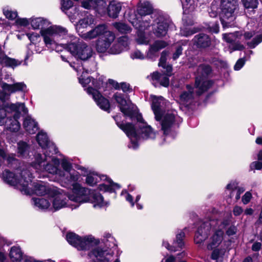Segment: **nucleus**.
<instances>
[{
	"instance_id": "f257e3e1",
	"label": "nucleus",
	"mask_w": 262,
	"mask_h": 262,
	"mask_svg": "<svg viewBox=\"0 0 262 262\" xmlns=\"http://www.w3.org/2000/svg\"><path fill=\"white\" fill-rule=\"evenodd\" d=\"M17 173L19 174V176H15L8 170H5L3 172V178L8 184L16 186L25 194H30L29 185L31 182L32 174L30 172V170L24 168L20 170V171H18Z\"/></svg>"
},
{
	"instance_id": "f03ea898",
	"label": "nucleus",
	"mask_w": 262,
	"mask_h": 262,
	"mask_svg": "<svg viewBox=\"0 0 262 262\" xmlns=\"http://www.w3.org/2000/svg\"><path fill=\"white\" fill-rule=\"evenodd\" d=\"M117 124L131 139L154 138L155 136L151 127L147 125L146 123H142L137 128L130 123L123 124L117 122Z\"/></svg>"
},
{
	"instance_id": "7ed1b4c3",
	"label": "nucleus",
	"mask_w": 262,
	"mask_h": 262,
	"mask_svg": "<svg viewBox=\"0 0 262 262\" xmlns=\"http://www.w3.org/2000/svg\"><path fill=\"white\" fill-rule=\"evenodd\" d=\"M238 6V0H221L220 19L224 28L231 26V22L236 17L235 12Z\"/></svg>"
},
{
	"instance_id": "20e7f679",
	"label": "nucleus",
	"mask_w": 262,
	"mask_h": 262,
	"mask_svg": "<svg viewBox=\"0 0 262 262\" xmlns=\"http://www.w3.org/2000/svg\"><path fill=\"white\" fill-rule=\"evenodd\" d=\"M211 71V68L209 65L201 64L198 68L195 81V88L198 89L196 92L198 95H201L212 86V81L206 80Z\"/></svg>"
},
{
	"instance_id": "39448f33",
	"label": "nucleus",
	"mask_w": 262,
	"mask_h": 262,
	"mask_svg": "<svg viewBox=\"0 0 262 262\" xmlns=\"http://www.w3.org/2000/svg\"><path fill=\"white\" fill-rule=\"evenodd\" d=\"M67 49L72 55L82 60H86L92 56V48L82 40L69 43L67 45Z\"/></svg>"
},
{
	"instance_id": "423d86ee",
	"label": "nucleus",
	"mask_w": 262,
	"mask_h": 262,
	"mask_svg": "<svg viewBox=\"0 0 262 262\" xmlns=\"http://www.w3.org/2000/svg\"><path fill=\"white\" fill-rule=\"evenodd\" d=\"M68 198L69 200L76 202H85L91 201L97 203L99 205H102L103 201V198L100 193L91 191V190L86 188H80L77 195H70Z\"/></svg>"
},
{
	"instance_id": "0eeeda50",
	"label": "nucleus",
	"mask_w": 262,
	"mask_h": 262,
	"mask_svg": "<svg viewBox=\"0 0 262 262\" xmlns=\"http://www.w3.org/2000/svg\"><path fill=\"white\" fill-rule=\"evenodd\" d=\"M68 31L66 28L58 26H51L40 31V34L43 36L44 41L47 46L53 44L54 42L53 39V37L58 35H64Z\"/></svg>"
},
{
	"instance_id": "6e6552de",
	"label": "nucleus",
	"mask_w": 262,
	"mask_h": 262,
	"mask_svg": "<svg viewBox=\"0 0 262 262\" xmlns=\"http://www.w3.org/2000/svg\"><path fill=\"white\" fill-rule=\"evenodd\" d=\"M60 175L62 177V181L64 183L66 187H73V194L77 195V193L80 188H82L76 184L79 179V173L74 169L70 171L61 172Z\"/></svg>"
},
{
	"instance_id": "1a4fd4ad",
	"label": "nucleus",
	"mask_w": 262,
	"mask_h": 262,
	"mask_svg": "<svg viewBox=\"0 0 262 262\" xmlns=\"http://www.w3.org/2000/svg\"><path fill=\"white\" fill-rule=\"evenodd\" d=\"M114 34L111 31H106L99 37L96 44V49L98 52L104 53L110 47L115 39Z\"/></svg>"
},
{
	"instance_id": "9d476101",
	"label": "nucleus",
	"mask_w": 262,
	"mask_h": 262,
	"mask_svg": "<svg viewBox=\"0 0 262 262\" xmlns=\"http://www.w3.org/2000/svg\"><path fill=\"white\" fill-rule=\"evenodd\" d=\"M151 18L150 15L138 16L135 14L130 16L129 21L136 29L143 31L150 27Z\"/></svg>"
},
{
	"instance_id": "9b49d317",
	"label": "nucleus",
	"mask_w": 262,
	"mask_h": 262,
	"mask_svg": "<svg viewBox=\"0 0 262 262\" xmlns=\"http://www.w3.org/2000/svg\"><path fill=\"white\" fill-rule=\"evenodd\" d=\"M211 229V223L206 221L202 223L198 228L194 236V242L196 244H201L208 236Z\"/></svg>"
},
{
	"instance_id": "f8f14e48",
	"label": "nucleus",
	"mask_w": 262,
	"mask_h": 262,
	"mask_svg": "<svg viewBox=\"0 0 262 262\" xmlns=\"http://www.w3.org/2000/svg\"><path fill=\"white\" fill-rule=\"evenodd\" d=\"M86 91L88 94L92 95L95 101L101 109L107 111L110 108V104L108 100L103 97L97 90L89 87Z\"/></svg>"
},
{
	"instance_id": "ddd939ff",
	"label": "nucleus",
	"mask_w": 262,
	"mask_h": 262,
	"mask_svg": "<svg viewBox=\"0 0 262 262\" xmlns=\"http://www.w3.org/2000/svg\"><path fill=\"white\" fill-rule=\"evenodd\" d=\"M53 205L52 207H50V209H52L53 207L55 210H57L64 207L67 204L66 194L62 193L56 189H53Z\"/></svg>"
},
{
	"instance_id": "4468645a",
	"label": "nucleus",
	"mask_w": 262,
	"mask_h": 262,
	"mask_svg": "<svg viewBox=\"0 0 262 262\" xmlns=\"http://www.w3.org/2000/svg\"><path fill=\"white\" fill-rule=\"evenodd\" d=\"M82 6L88 9L94 7L99 13H103L106 11V4L104 0H85L82 2Z\"/></svg>"
},
{
	"instance_id": "2eb2a0df",
	"label": "nucleus",
	"mask_w": 262,
	"mask_h": 262,
	"mask_svg": "<svg viewBox=\"0 0 262 262\" xmlns=\"http://www.w3.org/2000/svg\"><path fill=\"white\" fill-rule=\"evenodd\" d=\"M165 102L163 97H153L152 108L155 115V118L157 121H159L161 119L162 114V108L165 105Z\"/></svg>"
},
{
	"instance_id": "dca6fc26",
	"label": "nucleus",
	"mask_w": 262,
	"mask_h": 262,
	"mask_svg": "<svg viewBox=\"0 0 262 262\" xmlns=\"http://www.w3.org/2000/svg\"><path fill=\"white\" fill-rule=\"evenodd\" d=\"M193 45L199 49H206L211 44L210 37L204 33H200L194 36L192 39Z\"/></svg>"
},
{
	"instance_id": "f3484780",
	"label": "nucleus",
	"mask_w": 262,
	"mask_h": 262,
	"mask_svg": "<svg viewBox=\"0 0 262 262\" xmlns=\"http://www.w3.org/2000/svg\"><path fill=\"white\" fill-rule=\"evenodd\" d=\"M113 97L116 102L119 104L120 109L124 115L132 116L133 115L132 110L130 108L128 103L126 100L122 97L120 94H115Z\"/></svg>"
},
{
	"instance_id": "a211bd4d",
	"label": "nucleus",
	"mask_w": 262,
	"mask_h": 262,
	"mask_svg": "<svg viewBox=\"0 0 262 262\" xmlns=\"http://www.w3.org/2000/svg\"><path fill=\"white\" fill-rule=\"evenodd\" d=\"M107 31L105 25H100L91 31L82 35V37L85 40H91L98 36H101Z\"/></svg>"
},
{
	"instance_id": "6ab92c4d",
	"label": "nucleus",
	"mask_w": 262,
	"mask_h": 262,
	"mask_svg": "<svg viewBox=\"0 0 262 262\" xmlns=\"http://www.w3.org/2000/svg\"><path fill=\"white\" fill-rule=\"evenodd\" d=\"M106 251L102 250L101 248H97L93 250L89 254V256L95 262H109L108 259L105 257L107 255Z\"/></svg>"
},
{
	"instance_id": "aec40b11",
	"label": "nucleus",
	"mask_w": 262,
	"mask_h": 262,
	"mask_svg": "<svg viewBox=\"0 0 262 262\" xmlns=\"http://www.w3.org/2000/svg\"><path fill=\"white\" fill-rule=\"evenodd\" d=\"M52 163L48 162L46 165L43 164L39 171H46L51 174H55L57 173L58 166L59 165V160L56 158L53 157L51 159Z\"/></svg>"
},
{
	"instance_id": "412c9836",
	"label": "nucleus",
	"mask_w": 262,
	"mask_h": 262,
	"mask_svg": "<svg viewBox=\"0 0 262 262\" xmlns=\"http://www.w3.org/2000/svg\"><path fill=\"white\" fill-rule=\"evenodd\" d=\"M168 45V43L163 40H157L150 47V48L147 52V56L151 58L155 54L159 52L160 50L165 48Z\"/></svg>"
},
{
	"instance_id": "4be33fe9",
	"label": "nucleus",
	"mask_w": 262,
	"mask_h": 262,
	"mask_svg": "<svg viewBox=\"0 0 262 262\" xmlns=\"http://www.w3.org/2000/svg\"><path fill=\"white\" fill-rule=\"evenodd\" d=\"M187 92H184L180 95V100L181 102L186 106L191 104L194 99V94L193 88L190 85H187Z\"/></svg>"
},
{
	"instance_id": "5701e85b",
	"label": "nucleus",
	"mask_w": 262,
	"mask_h": 262,
	"mask_svg": "<svg viewBox=\"0 0 262 262\" xmlns=\"http://www.w3.org/2000/svg\"><path fill=\"white\" fill-rule=\"evenodd\" d=\"M174 115L171 113H167L164 116L161 124L164 134H166L167 130L171 127L174 121Z\"/></svg>"
},
{
	"instance_id": "b1692460",
	"label": "nucleus",
	"mask_w": 262,
	"mask_h": 262,
	"mask_svg": "<svg viewBox=\"0 0 262 262\" xmlns=\"http://www.w3.org/2000/svg\"><path fill=\"white\" fill-rule=\"evenodd\" d=\"M19 118V114H16L13 115L12 118H9L7 119V122L6 124L7 128L12 132H17L19 130L20 125L17 119Z\"/></svg>"
},
{
	"instance_id": "393cba45",
	"label": "nucleus",
	"mask_w": 262,
	"mask_h": 262,
	"mask_svg": "<svg viewBox=\"0 0 262 262\" xmlns=\"http://www.w3.org/2000/svg\"><path fill=\"white\" fill-rule=\"evenodd\" d=\"M168 24L166 20H163L157 23L156 27L154 29V33L158 37L166 35L168 28Z\"/></svg>"
},
{
	"instance_id": "a878e982",
	"label": "nucleus",
	"mask_w": 262,
	"mask_h": 262,
	"mask_svg": "<svg viewBox=\"0 0 262 262\" xmlns=\"http://www.w3.org/2000/svg\"><path fill=\"white\" fill-rule=\"evenodd\" d=\"M138 16H148L152 13V7L149 2L140 3L137 9Z\"/></svg>"
},
{
	"instance_id": "bb28decb",
	"label": "nucleus",
	"mask_w": 262,
	"mask_h": 262,
	"mask_svg": "<svg viewBox=\"0 0 262 262\" xmlns=\"http://www.w3.org/2000/svg\"><path fill=\"white\" fill-rule=\"evenodd\" d=\"M25 87V84L23 82H17L13 84H9L5 82L2 83V89L5 91H8L10 94L23 91Z\"/></svg>"
},
{
	"instance_id": "cd10ccee",
	"label": "nucleus",
	"mask_w": 262,
	"mask_h": 262,
	"mask_svg": "<svg viewBox=\"0 0 262 262\" xmlns=\"http://www.w3.org/2000/svg\"><path fill=\"white\" fill-rule=\"evenodd\" d=\"M24 127L30 134H35L38 130L37 123L30 117H27L23 123Z\"/></svg>"
},
{
	"instance_id": "c85d7f7f",
	"label": "nucleus",
	"mask_w": 262,
	"mask_h": 262,
	"mask_svg": "<svg viewBox=\"0 0 262 262\" xmlns=\"http://www.w3.org/2000/svg\"><path fill=\"white\" fill-rule=\"evenodd\" d=\"M223 232L222 230L216 231L211 237V242L207 246L209 250H212L218 247L223 241Z\"/></svg>"
},
{
	"instance_id": "c756f323",
	"label": "nucleus",
	"mask_w": 262,
	"mask_h": 262,
	"mask_svg": "<svg viewBox=\"0 0 262 262\" xmlns=\"http://www.w3.org/2000/svg\"><path fill=\"white\" fill-rule=\"evenodd\" d=\"M121 9L120 3L115 1L111 2L107 7V13L110 17L116 18Z\"/></svg>"
},
{
	"instance_id": "7c9ffc66",
	"label": "nucleus",
	"mask_w": 262,
	"mask_h": 262,
	"mask_svg": "<svg viewBox=\"0 0 262 262\" xmlns=\"http://www.w3.org/2000/svg\"><path fill=\"white\" fill-rule=\"evenodd\" d=\"M93 238L88 237L86 238H79L76 248L80 250H89L92 246Z\"/></svg>"
},
{
	"instance_id": "2f4dec72",
	"label": "nucleus",
	"mask_w": 262,
	"mask_h": 262,
	"mask_svg": "<svg viewBox=\"0 0 262 262\" xmlns=\"http://www.w3.org/2000/svg\"><path fill=\"white\" fill-rule=\"evenodd\" d=\"M30 147L29 145L24 142L20 141L17 143V154L18 156L22 158H26L29 153Z\"/></svg>"
},
{
	"instance_id": "473e14b6",
	"label": "nucleus",
	"mask_w": 262,
	"mask_h": 262,
	"mask_svg": "<svg viewBox=\"0 0 262 262\" xmlns=\"http://www.w3.org/2000/svg\"><path fill=\"white\" fill-rule=\"evenodd\" d=\"M32 200L34 205L40 209H47L50 207V203L44 198H33Z\"/></svg>"
},
{
	"instance_id": "72a5a7b5",
	"label": "nucleus",
	"mask_w": 262,
	"mask_h": 262,
	"mask_svg": "<svg viewBox=\"0 0 262 262\" xmlns=\"http://www.w3.org/2000/svg\"><path fill=\"white\" fill-rule=\"evenodd\" d=\"M23 253L19 248L13 247L11 248L10 257L14 262H19L22 259Z\"/></svg>"
},
{
	"instance_id": "f704fd0d",
	"label": "nucleus",
	"mask_w": 262,
	"mask_h": 262,
	"mask_svg": "<svg viewBox=\"0 0 262 262\" xmlns=\"http://www.w3.org/2000/svg\"><path fill=\"white\" fill-rule=\"evenodd\" d=\"M47 157L43 159L40 154H36L35 155V161L31 164L32 166L34 167L37 171H39L42 166V163L45 161H48Z\"/></svg>"
},
{
	"instance_id": "c9c22d12",
	"label": "nucleus",
	"mask_w": 262,
	"mask_h": 262,
	"mask_svg": "<svg viewBox=\"0 0 262 262\" xmlns=\"http://www.w3.org/2000/svg\"><path fill=\"white\" fill-rule=\"evenodd\" d=\"M34 193L37 195H43L46 194L49 191L47 187L42 183H34Z\"/></svg>"
},
{
	"instance_id": "e433bc0d",
	"label": "nucleus",
	"mask_w": 262,
	"mask_h": 262,
	"mask_svg": "<svg viewBox=\"0 0 262 262\" xmlns=\"http://www.w3.org/2000/svg\"><path fill=\"white\" fill-rule=\"evenodd\" d=\"M185 236V234L184 231H181L179 233L176 235V239L174 241L173 244L176 246V249H182L184 246V239Z\"/></svg>"
},
{
	"instance_id": "4c0bfd02",
	"label": "nucleus",
	"mask_w": 262,
	"mask_h": 262,
	"mask_svg": "<svg viewBox=\"0 0 262 262\" xmlns=\"http://www.w3.org/2000/svg\"><path fill=\"white\" fill-rule=\"evenodd\" d=\"M37 141L39 145L43 148L48 146V143L50 141L46 133L39 132L37 135Z\"/></svg>"
},
{
	"instance_id": "58836bf2",
	"label": "nucleus",
	"mask_w": 262,
	"mask_h": 262,
	"mask_svg": "<svg viewBox=\"0 0 262 262\" xmlns=\"http://www.w3.org/2000/svg\"><path fill=\"white\" fill-rule=\"evenodd\" d=\"M113 26L121 33H128L132 30L130 27L125 23L120 22L115 23L113 24Z\"/></svg>"
},
{
	"instance_id": "ea45409f",
	"label": "nucleus",
	"mask_w": 262,
	"mask_h": 262,
	"mask_svg": "<svg viewBox=\"0 0 262 262\" xmlns=\"http://www.w3.org/2000/svg\"><path fill=\"white\" fill-rule=\"evenodd\" d=\"M21 63V61L15 59L14 58H10L7 56L3 65L14 69L16 67L20 65Z\"/></svg>"
},
{
	"instance_id": "a19ab883",
	"label": "nucleus",
	"mask_w": 262,
	"mask_h": 262,
	"mask_svg": "<svg viewBox=\"0 0 262 262\" xmlns=\"http://www.w3.org/2000/svg\"><path fill=\"white\" fill-rule=\"evenodd\" d=\"M45 148L46 149L44 153L45 157H50V154L53 155L57 154L58 152L57 147L55 144L51 141L48 143V146H46Z\"/></svg>"
},
{
	"instance_id": "79ce46f5",
	"label": "nucleus",
	"mask_w": 262,
	"mask_h": 262,
	"mask_svg": "<svg viewBox=\"0 0 262 262\" xmlns=\"http://www.w3.org/2000/svg\"><path fill=\"white\" fill-rule=\"evenodd\" d=\"M93 23V18L91 16H88L79 21L78 27L79 30L81 28H86Z\"/></svg>"
},
{
	"instance_id": "37998d69",
	"label": "nucleus",
	"mask_w": 262,
	"mask_h": 262,
	"mask_svg": "<svg viewBox=\"0 0 262 262\" xmlns=\"http://www.w3.org/2000/svg\"><path fill=\"white\" fill-rule=\"evenodd\" d=\"M241 2L245 9H255L258 4V0H241Z\"/></svg>"
},
{
	"instance_id": "c03bdc74",
	"label": "nucleus",
	"mask_w": 262,
	"mask_h": 262,
	"mask_svg": "<svg viewBox=\"0 0 262 262\" xmlns=\"http://www.w3.org/2000/svg\"><path fill=\"white\" fill-rule=\"evenodd\" d=\"M10 108L15 112L14 114H20V112L22 111L26 113L27 108L25 107L24 103H17L15 104H11Z\"/></svg>"
},
{
	"instance_id": "a18cd8bd",
	"label": "nucleus",
	"mask_w": 262,
	"mask_h": 262,
	"mask_svg": "<svg viewBox=\"0 0 262 262\" xmlns=\"http://www.w3.org/2000/svg\"><path fill=\"white\" fill-rule=\"evenodd\" d=\"M79 238L80 237L74 233H68L67 234V241L75 247L77 245Z\"/></svg>"
},
{
	"instance_id": "49530a36",
	"label": "nucleus",
	"mask_w": 262,
	"mask_h": 262,
	"mask_svg": "<svg viewBox=\"0 0 262 262\" xmlns=\"http://www.w3.org/2000/svg\"><path fill=\"white\" fill-rule=\"evenodd\" d=\"M261 42L262 34H259L255 36L251 41L247 42V45L249 48L253 49Z\"/></svg>"
},
{
	"instance_id": "de8ad7c7",
	"label": "nucleus",
	"mask_w": 262,
	"mask_h": 262,
	"mask_svg": "<svg viewBox=\"0 0 262 262\" xmlns=\"http://www.w3.org/2000/svg\"><path fill=\"white\" fill-rule=\"evenodd\" d=\"M45 24V21L40 17L34 18L31 21V26L34 29L42 28Z\"/></svg>"
},
{
	"instance_id": "09e8293b",
	"label": "nucleus",
	"mask_w": 262,
	"mask_h": 262,
	"mask_svg": "<svg viewBox=\"0 0 262 262\" xmlns=\"http://www.w3.org/2000/svg\"><path fill=\"white\" fill-rule=\"evenodd\" d=\"M136 41L139 44H147L148 40L145 37V34L143 32V31L139 30L137 37L136 38Z\"/></svg>"
},
{
	"instance_id": "8fccbe9b",
	"label": "nucleus",
	"mask_w": 262,
	"mask_h": 262,
	"mask_svg": "<svg viewBox=\"0 0 262 262\" xmlns=\"http://www.w3.org/2000/svg\"><path fill=\"white\" fill-rule=\"evenodd\" d=\"M123 50V49L121 47L120 44L116 42L110 49L108 52L112 54H118L120 53Z\"/></svg>"
},
{
	"instance_id": "3c124183",
	"label": "nucleus",
	"mask_w": 262,
	"mask_h": 262,
	"mask_svg": "<svg viewBox=\"0 0 262 262\" xmlns=\"http://www.w3.org/2000/svg\"><path fill=\"white\" fill-rule=\"evenodd\" d=\"M196 32L197 30L195 28H185L181 29L180 34L182 36L188 37L195 33Z\"/></svg>"
},
{
	"instance_id": "603ef678",
	"label": "nucleus",
	"mask_w": 262,
	"mask_h": 262,
	"mask_svg": "<svg viewBox=\"0 0 262 262\" xmlns=\"http://www.w3.org/2000/svg\"><path fill=\"white\" fill-rule=\"evenodd\" d=\"M118 43L120 44L121 47L125 49L128 45V38L127 36H123L118 38L117 41Z\"/></svg>"
},
{
	"instance_id": "864d4df0",
	"label": "nucleus",
	"mask_w": 262,
	"mask_h": 262,
	"mask_svg": "<svg viewBox=\"0 0 262 262\" xmlns=\"http://www.w3.org/2000/svg\"><path fill=\"white\" fill-rule=\"evenodd\" d=\"M61 166L65 171H70L74 170L72 168V165L71 163L68 162L66 159H63L61 162Z\"/></svg>"
},
{
	"instance_id": "5fc2aeb1",
	"label": "nucleus",
	"mask_w": 262,
	"mask_h": 262,
	"mask_svg": "<svg viewBox=\"0 0 262 262\" xmlns=\"http://www.w3.org/2000/svg\"><path fill=\"white\" fill-rule=\"evenodd\" d=\"M4 14L6 17L9 19H14L17 16L16 12L10 11L8 10H4Z\"/></svg>"
},
{
	"instance_id": "6e6d98bb",
	"label": "nucleus",
	"mask_w": 262,
	"mask_h": 262,
	"mask_svg": "<svg viewBox=\"0 0 262 262\" xmlns=\"http://www.w3.org/2000/svg\"><path fill=\"white\" fill-rule=\"evenodd\" d=\"M6 112L4 109H0V125H3L6 124L7 119L9 118H6Z\"/></svg>"
},
{
	"instance_id": "4d7b16f0",
	"label": "nucleus",
	"mask_w": 262,
	"mask_h": 262,
	"mask_svg": "<svg viewBox=\"0 0 262 262\" xmlns=\"http://www.w3.org/2000/svg\"><path fill=\"white\" fill-rule=\"evenodd\" d=\"M224 251L219 249L213 251L211 254V258L214 260H217L221 255H224Z\"/></svg>"
},
{
	"instance_id": "13d9d810",
	"label": "nucleus",
	"mask_w": 262,
	"mask_h": 262,
	"mask_svg": "<svg viewBox=\"0 0 262 262\" xmlns=\"http://www.w3.org/2000/svg\"><path fill=\"white\" fill-rule=\"evenodd\" d=\"M167 52L165 51H163L161 54V56L160 59L159 66L163 68H165L166 64V56L167 55Z\"/></svg>"
},
{
	"instance_id": "bf43d9fd",
	"label": "nucleus",
	"mask_w": 262,
	"mask_h": 262,
	"mask_svg": "<svg viewBox=\"0 0 262 262\" xmlns=\"http://www.w3.org/2000/svg\"><path fill=\"white\" fill-rule=\"evenodd\" d=\"M61 5L62 9L64 10H68L73 6V4L71 0H62Z\"/></svg>"
},
{
	"instance_id": "052dcab7",
	"label": "nucleus",
	"mask_w": 262,
	"mask_h": 262,
	"mask_svg": "<svg viewBox=\"0 0 262 262\" xmlns=\"http://www.w3.org/2000/svg\"><path fill=\"white\" fill-rule=\"evenodd\" d=\"M0 157L5 158L6 157V146L4 141H0Z\"/></svg>"
},
{
	"instance_id": "680f3d73",
	"label": "nucleus",
	"mask_w": 262,
	"mask_h": 262,
	"mask_svg": "<svg viewBox=\"0 0 262 262\" xmlns=\"http://www.w3.org/2000/svg\"><path fill=\"white\" fill-rule=\"evenodd\" d=\"M159 82L161 85L164 86L165 87H167L169 84V78L167 76L164 75L161 76L159 80Z\"/></svg>"
},
{
	"instance_id": "e2e57ef3",
	"label": "nucleus",
	"mask_w": 262,
	"mask_h": 262,
	"mask_svg": "<svg viewBox=\"0 0 262 262\" xmlns=\"http://www.w3.org/2000/svg\"><path fill=\"white\" fill-rule=\"evenodd\" d=\"M239 187L236 181H232L227 185L226 189L233 191L234 190H237Z\"/></svg>"
},
{
	"instance_id": "0e129e2a",
	"label": "nucleus",
	"mask_w": 262,
	"mask_h": 262,
	"mask_svg": "<svg viewBox=\"0 0 262 262\" xmlns=\"http://www.w3.org/2000/svg\"><path fill=\"white\" fill-rule=\"evenodd\" d=\"M252 198L251 193L247 191L242 197V202L244 204H247L251 200Z\"/></svg>"
},
{
	"instance_id": "69168bd1",
	"label": "nucleus",
	"mask_w": 262,
	"mask_h": 262,
	"mask_svg": "<svg viewBox=\"0 0 262 262\" xmlns=\"http://www.w3.org/2000/svg\"><path fill=\"white\" fill-rule=\"evenodd\" d=\"M183 48L181 46H178L176 48L175 52L173 54L172 58L176 60L182 54Z\"/></svg>"
},
{
	"instance_id": "338daca9",
	"label": "nucleus",
	"mask_w": 262,
	"mask_h": 262,
	"mask_svg": "<svg viewBox=\"0 0 262 262\" xmlns=\"http://www.w3.org/2000/svg\"><path fill=\"white\" fill-rule=\"evenodd\" d=\"M250 169L251 170L257 169L259 170L262 169V162L258 161H255L250 164Z\"/></svg>"
},
{
	"instance_id": "774afa93",
	"label": "nucleus",
	"mask_w": 262,
	"mask_h": 262,
	"mask_svg": "<svg viewBox=\"0 0 262 262\" xmlns=\"http://www.w3.org/2000/svg\"><path fill=\"white\" fill-rule=\"evenodd\" d=\"M86 183L90 186H93L96 184L97 180L94 177L89 175L86 178Z\"/></svg>"
}]
</instances>
